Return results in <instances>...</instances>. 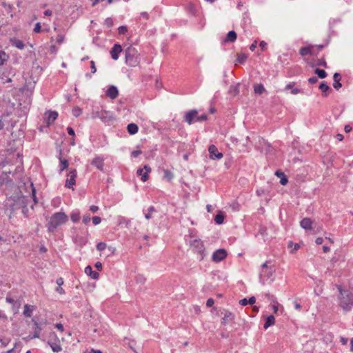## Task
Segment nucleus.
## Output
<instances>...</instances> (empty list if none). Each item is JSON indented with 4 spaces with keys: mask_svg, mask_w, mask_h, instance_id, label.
Returning a JSON list of instances; mask_svg holds the SVG:
<instances>
[{
    "mask_svg": "<svg viewBox=\"0 0 353 353\" xmlns=\"http://www.w3.org/2000/svg\"><path fill=\"white\" fill-rule=\"evenodd\" d=\"M59 160L60 161V172L63 171L66 168H68L69 165L68 161L67 159H64L62 157V150L59 148Z\"/></svg>",
    "mask_w": 353,
    "mask_h": 353,
    "instance_id": "obj_21",
    "label": "nucleus"
},
{
    "mask_svg": "<svg viewBox=\"0 0 353 353\" xmlns=\"http://www.w3.org/2000/svg\"><path fill=\"white\" fill-rule=\"evenodd\" d=\"M67 132H68V134H69V135L72 136V137H74V135H75V132H74V129H73L72 127L68 126V127L67 128Z\"/></svg>",
    "mask_w": 353,
    "mask_h": 353,
    "instance_id": "obj_63",
    "label": "nucleus"
},
{
    "mask_svg": "<svg viewBox=\"0 0 353 353\" xmlns=\"http://www.w3.org/2000/svg\"><path fill=\"white\" fill-rule=\"evenodd\" d=\"M208 120V116L205 114H203L200 116L197 114L196 122H203Z\"/></svg>",
    "mask_w": 353,
    "mask_h": 353,
    "instance_id": "obj_47",
    "label": "nucleus"
},
{
    "mask_svg": "<svg viewBox=\"0 0 353 353\" xmlns=\"http://www.w3.org/2000/svg\"><path fill=\"white\" fill-rule=\"evenodd\" d=\"M86 242L87 241L83 237H79L77 241V243H79L81 247L85 245Z\"/></svg>",
    "mask_w": 353,
    "mask_h": 353,
    "instance_id": "obj_53",
    "label": "nucleus"
},
{
    "mask_svg": "<svg viewBox=\"0 0 353 353\" xmlns=\"http://www.w3.org/2000/svg\"><path fill=\"white\" fill-rule=\"evenodd\" d=\"M198 114V111L195 109L191 110L185 112L183 117V121L188 123L189 125L192 124L194 122H196V117Z\"/></svg>",
    "mask_w": 353,
    "mask_h": 353,
    "instance_id": "obj_8",
    "label": "nucleus"
},
{
    "mask_svg": "<svg viewBox=\"0 0 353 353\" xmlns=\"http://www.w3.org/2000/svg\"><path fill=\"white\" fill-rule=\"evenodd\" d=\"M70 218H71V220L74 223L79 221V220L80 219L79 212H72L70 214Z\"/></svg>",
    "mask_w": 353,
    "mask_h": 353,
    "instance_id": "obj_44",
    "label": "nucleus"
},
{
    "mask_svg": "<svg viewBox=\"0 0 353 353\" xmlns=\"http://www.w3.org/2000/svg\"><path fill=\"white\" fill-rule=\"evenodd\" d=\"M68 221V216L65 212H59L54 213L46 225L48 232H54L58 227L65 224Z\"/></svg>",
    "mask_w": 353,
    "mask_h": 353,
    "instance_id": "obj_1",
    "label": "nucleus"
},
{
    "mask_svg": "<svg viewBox=\"0 0 353 353\" xmlns=\"http://www.w3.org/2000/svg\"><path fill=\"white\" fill-rule=\"evenodd\" d=\"M41 31V27L40 23H37L34 28V32L36 33H39Z\"/></svg>",
    "mask_w": 353,
    "mask_h": 353,
    "instance_id": "obj_60",
    "label": "nucleus"
},
{
    "mask_svg": "<svg viewBox=\"0 0 353 353\" xmlns=\"http://www.w3.org/2000/svg\"><path fill=\"white\" fill-rule=\"evenodd\" d=\"M300 225L305 230H311L312 221L310 218H304L301 221Z\"/></svg>",
    "mask_w": 353,
    "mask_h": 353,
    "instance_id": "obj_24",
    "label": "nucleus"
},
{
    "mask_svg": "<svg viewBox=\"0 0 353 353\" xmlns=\"http://www.w3.org/2000/svg\"><path fill=\"white\" fill-rule=\"evenodd\" d=\"M163 178L165 179L167 181H170L174 177L173 173L170 171L169 170H163Z\"/></svg>",
    "mask_w": 353,
    "mask_h": 353,
    "instance_id": "obj_41",
    "label": "nucleus"
},
{
    "mask_svg": "<svg viewBox=\"0 0 353 353\" xmlns=\"http://www.w3.org/2000/svg\"><path fill=\"white\" fill-rule=\"evenodd\" d=\"M256 302V298L254 296H251L248 299L244 298L239 301V304L242 306H245L248 304L253 305Z\"/></svg>",
    "mask_w": 353,
    "mask_h": 353,
    "instance_id": "obj_31",
    "label": "nucleus"
},
{
    "mask_svg": "<svg viewBox=\"0 0 353 353\" xmlns=\"http://www.w3.org/2000/svg\"><path fill=\"white\" fill-rule=\"evenodd\" d=\"M214 299L212 298H210L206 301V306L208 307H210L214 305Z\"/></svg>",
    "mask_w": 353,
    "mask_h": 353,
    "instance_id": "obj_59",
    "label": "nucleus"
},
{
    "mask_svg": "<svg viewBox=\"0 0 353 353\" xmlns=\"http://www.w3.org/2000/svg\"><path fill=\"white\" fill-rule=\"evenodd\" d=\"M275 323V318L273 315H270L266 317L265 321L263 325L264 329H268L270 326L273 325Z\"/></svg>",
    "mask_w": 353,
    "mask_h": 353,
    "instance_id": "obj_30",
    "label": "nucleus"
},
{
    "mask_svg": "<svg viewBox=\"0 0 353 353\" xmlns=\"http://www.w3.org/2000/svg\"><path fill=\"white\" fill-rule=\"evenodd\" d=\"M93 117L100 119L104 123H109L112 121V114L110 111L101 110L93 113Z\"/></svg>",
    "mask_w": 353,
    "mask_h": 353,
    "instance_id": "obj_6",
    "label": "nucleus"
},
{
    "mask_svg": "<svg viewBox=\"0 0 353 353\" xmlns=\"http://www.w3.org/2000/svg\"><path fill=\"white\" fill-rule=\"evenodd\" d=\"M104 25L108 28H111L113 26V19L111 17H108L104 21Z\"/></svg>",
    "mask_w": 353,
    "mask_h": 353,
    "instance_id": "obj_48",
    "label": "nucleus"
},
{
    "mask_svg": "<svg viewBox=\"0 0 353 353\" xmlns=\"http://www.w3.org/2000/svg\"><path fill=\"white\" fill-rule=\"evenodd\" d=\"M82 221H83V223L84 224H88L90 221V215H88H88L87 214L84 215L83 216Z\"/></svg>",
    "mask_w": 353,
    "mask_h": 353,
    "instance_id": "obj_56",
    "label": "nucleus"
},
{
    "mask_svg": "<svg viewBox=\"0 0 353 353\" xmlns=\"http://www.w3.org/2000/svg\"><path fill=\"white\" fill-rule=\"evenodd\" d=\"M128 31V28L125 26H121L118 28V32L119 34H125Z\"/></svg>",
    "mask_w": 353,
    "mask_h": 353,
    "instance_id": "obj_50",
    "label": "nucleus"
},
{
    "mask_svg": "<svg viewBox=\"0 0 353 353\" xmlns=\"http://www.w3.org/2000/svg\"><path fill=\"white\" fill-rule=\"evenodd\" d=\"M92 220L93 224L95 225L99 224L101 221V219L97 216H93Z\"/></svg>",
    "mask_w": 353,
    "mask_h": 353,
    "instance_id": "obj_52",
    "label": "nucleus"
},
{
    "mask_svg": "<svg viewBox=\"0 0 353 353\" xmlns=\"http://www.w3.org/2000/svg\"><path fill=\"white\" fill-rule=\"evenodd\" d=\"M276 272L275 266L270 261H265L261 265V270L259 273L261 281L264 284L265 281L270 279L274 281L273 275Z\"/></svg>",
    "mask_w": 353,
    "mask_h": 353,
    "instance_id": "obj_3",
    "label": "nucleus"
},
{
    "mask_svg": "<svg viewBox=\"0 0 353 353\" xmlns=\"http://www.w3.org/2000/svg\"><path fill=\"white\" fill-rule=\"evenodd\" d=\"M12 182V179L10 178L8 175H7V172H3V173L0 176V183L5 184L9 183Z\"/></svg>",
    "mask_w": 353,
    "mask_h": 353,
    "instance_id": "obj_34",
    "label": "nucleus"
},
{
    "mask_svg": "<svg viewBox=\"0 0 353 353\" xmlns=\"http://www.w3.org/2000/svg\"><path fill=\"white\" fill-rule=\"evenodd\" d=\"M77 176V170L75 169L70 170L68 174V179L65 181V186L68 188H73V185H74L76 183Z\"/></svg>",
    "mask_w": 353,
    "mask_h": 353,
    "instance_id": "obj_10",
    "label": "nucleus"
},
{
    "mask_svg": "<svg viewBox=\"0 0 353 353\" xmlns=\"http://www.w3.org/2000/svg\"><path fill=\"white\" fill-rule=\"evenodd\" d=\"M122 52V47L119 43H115L112 49L110 50V54L112 59L117 60L119 59V54Z\"/></svg>",
    "mask_w": 353,
    "mask_h": 353,
    "instance_id": "obj_16",
    "label": "nucleus"
},
{
    "mask_svg": "<svg viewBox=\"0 0 353 353\" xmlns=\"http://www.w3.org/2000/svg\"><path fill=\"white\" fill-rule=\"evenodd\" d=\"M127 130L130 134L133 135L138 132L139 127L136 123H131L128 125Z\"/></svg>",
    "mask_w": 353,
    "mask_h": 353,
    "instance_id": "obj_29",
    "label": "nucleus"
},
{
    "mask_svg": "<svg viewBox=\"0 0 353 353\" xmlns=\"http://www.w3.org/2000/svg\"><path fill=\"white\" fill-rule=\"evenodd\" d=\"M29 202L30 200L28 197L23 195L18 196L15 201V203L12 206V210H14L18 208H23L25 206H28Z\"/></svg>",
    "mask_w": 353,
    "mask_h": 353,
    "instance_id": "obj_9",
    "label": "nucleus"
},
{
    "mask_svg": "<svg viewBox=\"0 0 353 353\" xmlns=\"http://www.w3.org/2000/svg\"><path fill=\"white\" fill-rule=\"evenodd\" d=\"M118 223L119 225H124L125 228H129L131 225V220L124 216H119Z\"/></svg>",
    "mask_w": 353,
    "mask_h": 353,
    "instance_id": "obj_27",
    "label": "nucleus"
},
{
    "mask_svg": "<svg viewBox=\"0 0 353 353\" xmlns=\"http://www.w3.org/2000/svg\"><path fill=\"white\" fill-rule=\"evenodd\" d=\"M313 46H305L302 47L299 50V54L302 56H307V55H316L317 52H315L312 50Z\"/></svg>",
    "mask_w": 353,
    "mask_h": 353,
    "instance_id": "obj_18",
    "label": "nucleus"
},
{
    "mask_svg": "<svg viewBox=\"0 0 353 353\" xmlns=\"http://www.w3.org/2000/svg\"><path fill=\"white\" fill-rule=\"evenodd\" d=\"M50 337L54 338L56 339L55 341H48V343L52 348V351L54 352H59L61 351V350H62L61 345L60 344V341H59L55 332L50 333Z\"/></svg>",
    "mask_w": 353,
    "mask_h": 353,
    "instance_id": "obj_11",
    "label": "nucleus"
},
{
    "mask_svg": "<svg viewBox=\"0 0 353 353\" xmlns=\"http://www.w3.org/2000/svg\"><path fill=\"white\" fill-rule=\"evenodd\" d=\"M247 59H248V56L246 54H237V58L236 59V61L240 64H243L245 62Z\"/></svg>",
    "mask_w": 353,
    "mask_h": 353,
    "instance_id": "obj_42",
    "label": "nucleus"
},
{
    "mask_svg": "<svg viewBox=\"0 0 353 353\" xmlns=\"http://www.w3.org/2000/svg\"><path fill=\"white\" fill-rule=\"evenodd\" d=\"M316 65L318 66H322V67H324L325 68H327V63H326V61H325L324 58H322V59L318 60V61L316 63Z\"/></svg>",
    "mask_w": 353,
    "mask_h": 353,
    "instance_id": "obj_51",
    "label": "nucleus"
},
{
    "mask_svg": "<svg viewBox=\"0 0 353 353\" xmlns=\"http://www.w3.org/2000/svg\"><path fill=\"white\" fill-rule=\"evenodd\" d=\"M64 41V36L62 34H58L57 37V43L61 44Z\"/></svg>",
    "mask_w": 353,
    "mask_h": 353,
    "instance_id": "obj_62",
    "label": "nucleus"
},
{
    "mask_svg": "<svg viewBox=\"0 0 353 353\" xmlns=\"http://www.w3.org/2000/svg\"><path fill=\"white\" fill-rule=\"evenodd\" d=\"M225 216L222 212H219V213L215 216L214 221L216 224L221 225L224 221Z\"/></svg>",
    "mask_w": 353,
    "mask_h": 353,
    "instance_id": "obj_39",
    "label": "nucleus"
},
{
    "mask_svg": "<svg viewBox=\"0 0 353 353\" xmlns=\"http://www.w3.org/2000/svg\"><path fill=\"white\" fill-rule=\"evenodd\" d=\"M106 95L111 99H116L119 95V90L115 85H110L106 91Z\"/></svg>",
    "mask_w": 353,
    "mask_h": 353,
    "instance_id": "obj_17",
    "label": "nucleus"
},
{
    "mask_svg": "<svg viewBox=\"0 0 353 353\" xmlns=\"http://www.w3.org/2000/svg\"><path fill=\"white\" fill-rule=\"evenodd\" d=\"M148 212L145 214V218L148 220H150L152 218V214L156 212V209L154 206H150L148 208Z\"/></svg>",
    "mask_w": 353,
    "mask_h": 353,
    "instance_id": "obj_43",
    "label": "nucleus"
},
{
    "mask_svg": "<svg viewBox=\"0 0 353 353\" xmlns=\"http://www.w3.org/2000/svg\"><path fill=\"white\" fill-rule=\"evenodd\" d=\"M314 74H316L317 77L320 79H325L327 76V74L325 72V70L320 68H316L314 70Z\"/></svg>",
    "mask_w": 353,
    "mask_h": 353,
    "instance_id": "obj_40",
    "label": "nucleus"
},
{
    "mask_svg": "<svg viewBox=\"0 0 353 353\" xmlns=\"http://www.w3.org/2000/svg\"><path fill=\"white\" fill-rule=\"evenodd\" d=\"M237 38V34L234 30H230L228 32L226 37L223 39V42L226 43H234Z\"/></svg>",
    "mask_w": 353,
    "mask_h": 353,
    "instance_id": "obj_20",
    "label": "nucleus"
},
{
    "mask_svg": "<svg viewBox=\"0 0 353 353\" xmlns=\"http://www.w3.org/2000/svg\"><path fill=\"white\" fill-rule=\"evenodd\" d=\"M21 209H22V213H23V216L26 218H28L29 217V214H28L29 210L28 208V206H25Z\"/></svg>",
    "mask_w": 353,
    "mask_h": 353,
    "instance_id": "obj_55",
    "label": "nucleus"
},
{
    "mask_svg": "<svg viewBox=\"0 0 353 353\" xmlns=\"http://www.w3.org/2000/svg\"><path fill=\"white\" fill-rule=\"evenodd\" d=\"M319 88L321 90L322 96L323 97H327L328 92L331 90L330 87L327 85V83L325 81H322L320 83Z\"/></svg>",
    "mask_w": 353,
    "mask_h": 353,
    "instance_id": "obj_25",
    "label": "nucleus"
},
{
    "mask_svg": "<svg viewBox=\"0 0 353 353\" xmlns=\"http://www.w3.org/2000/svg\"><path fill=\"white\" fill-rule=\"evenodd\" d=\"M295 82H290L287 84L284 88V90H291V93L292 94H297L301 92V90L297 88H294L295 85Z\"/></svg>",
    "mask_w": 353,
    "mask_h": 353,
    "instance_id": "obj_26",
    "label": "nucleus"
},
{
    "mask_svg": "<svg viewBox=\"0 0 353 353\" xmlns=\"http://www.w3.org/2000/svg\"><path fill=\"white\" fill-rule=\"evenodd\" d=\"M1 5L3 8H5L6 11L7 12L8 14H10V15L12 16V12L14 9L13 5L8 3L6 1L1 2Z\"/></svg>",
    "mask_w": 353,
    "mask_h": 353,
    "instance_id": "obj_35",
    "label": "nucleus"
},
{
    "mask_svg": "<svg viewBox=\"0 0 353 353\" xmlns=\"http://www.w3.org/2000/svg\"><path fill=\"white\" fill-rule=\"evenodd\" d=\"M10 42L12 43V46L16 47L18 49L22 50L24 48L25 44L23 41L13 39L10 40Z\"/></svg>",
    "mask_w": 353,
    "mask_h": 353,
    "instance_id": "obj_32",
    "label": "nucleus"
},
{
    "mask_svg": "<svg viewBox=\"0 0 353 353\" xmlns=\"http://www.w3.org/2000/svg\"><path fill=\"white\" fill-rule=\"evenodd\" d=\"M190 245L192 248L194 252L198 254L199 261H202L206 256L203 242L200 239H195L190 242Z\"/></svg>",
    "mask_w": 353,
    "mask_h": 353,
    "instance_id": "obj_5",
    "label": "nucleus"
},
{
    "mask_svg": "<svg viewBox=\"0 0 353 353\" xmlns=\"http://www.w3.org/2000/svg\"><path fill=\"white\" fill-rule=\"evenodd\" d=\"M85 272L92 279H97L99 277V274L97 272L92 270V268L90 265H88L85 267Z\"/></svg>",
    "mask_w": 353,
    "mask_h": 353,
    "instance_id": "obj_23",
    "label": "nucleus"
},
{
    "mask_svg": "<svg viewBox=\"0 0 353 353\" xmlns=\"http://www.w3.org/2000/svg\"><path fill=\"white\" fill-rule=\"evenodd\" d=\"M333 87L338 90L342 87V84L340 82L341 80V75L339 72H335L333 75Z\"/></svg>",
    "mask_w": 353,
    "mask_h": 353,
    "instance_id": "obj_22",
    "label": "nucleus"
},
{
    "mask_svg": "<svg viewBox=\"0 0 353 353\" xmlns=\"http://www.w3.org/2000/svg\"><path fill=\"white\" fill-rule=\"evenodd\" d=\"M72 112L73 116H74L75 117H78L79 116H80L81 114L82 110L79 107H74L72 109Z\"/></svg>",
    "mask_w": 353,
    "mask_h": 353,
    "instance_id": "obj_45",
    "label": "nucleus"
},
{
    "mask_svg": "<svg viewBox=\"0 0 353 353\" xmlns=\"http://www.w3.org/2000/svg\"><path fill=\"white\" fill-rule=\"evenodd\" d=\"M125 63L131 67H135L139 63L137 50L132 46L128 47L125 51Z\"/></svg>",
    "mask_w": 353,
    "mask_h": 353,
    "instance_id": "obj_4",
    "label": "nucleus"
},
{
    "mask_svg": "<svg viewBox=\"0 0 353 353\" xmlns=\"http://www.w3.org/2000/svg\"><path fill=\"white\" fill-rule=\"evenodd\" d=\"M146 279L141 274H138L136 276V281L137 283H140L141 284H143L145 282Z\"/></svg>",
    "mask_w": 353,
    "mask_h": 353,
    "instance_id": "obj_49",
    "label": "nucleus"
},
{
    "mask_svg": "<svg viewBox=\"0 0 353 353\" xmlns=\"http://www.w3.org/2000/svg\"><path fill=\"white\" fill-rule=\"evenodd\" d=\"M222 314H223V317L222 318L221 324L227 325L234 321V314L232 312L224 310Z\"/></svg>",
    "mask_w": 353,
    "mask_h": 353,
    "instance_id": "obj_15",
    "label": "nucleus"
},
{
    "mask_svg": "<svg viewBox=\"0 0 353 353\" xmlns=\"http://www.w3.org/2000/svg\"><path fill=\"white\" fill-rule=\"evenodd\" d=\"M227 255L228 253L225 249H218L215 252H214L212 256V260L215 263H219L224 260L227 257Z\"/></svg>",
    "mask_w": 353,
    "mask_h": 353,
    "instance_id": "obj_7",
    "label": "nucleus"
},
{
    "mask_svg": "<svg viewBox=\"0 0 353 353\" xmlns=\"http://www.w3.org/2000/svg\"><path fill=\"white\" fill-rule=\"evenodd\" d=\"M339 305L345 312H347L353 307V292L349 290H343L339 287Z\"/></svg>",
    "mask_w": 353,
    "mask_h": 353,
    "instance_id": "obj_2",
    "label": "nucleus"
},
{
    "mask_svg": "<svg viewBox=\"0 0 353 353\" xmlns=\"http://www.w3.org/2000/svg\"><path fill=\"white\" fill-rule=\"evenodd\" d=\"M288 183V179L287 178L286 176H284L283 177L281 178L280 179V183L282 185H285L287 183Z\"/></svg>",
    "mask_w": 353,
    "mask_h": 353,
    "instance_id": "obj_58",
    "label": "nucleus"
},
{
    "mask_svg": "<svg viewBox=\"0 0 353 353\" xmlns=\"http://www.w3.org/2000/svg\"><path fill=\"white\" fill-rule=\"evenodd\" d=\"M58 112L56 111L48 110L45 113V121L48 125H50L57 119Z\"/></svg>",
    "mask_w": 353,
    "mask_h": 353,
    "instance_id": "obj_14",
    "label": "nucleus"
},
{
    "mask_svg": "<svg viewBox=\"0 0 353 353\" xmlns=\"http://www.w3.org/2000/svg\"><path fill=\"white\" fill-rule=\"evenodd\" d=\"M90 68H91V72L92 74H94L97 72V68L95 66V63L94 61H90Z\"/></svg>",
    "mask_w": 353,
    "mask_h": 353,
    "instance_id": "obj_57",
    "label": "nucleus"
},
{
    "mask_svg": "<svg viewBox=\"0 0 353 353\" xmlns=\"http://www.w3.org/2000/svg\"><path fill=\"white\" fill-rule=\"evenodd\" d=\"M239 83L231 85L230 86L229 92L233 96H236L239 93Z\"/></svg>",
    "mask_w": 353,
    "mask_h": 353,
    "instance_id": "obj_37",
    "label": "nucleus"
},
{
    "mask_svg": "<svg viewBox=\"0 0 353 353\" xmlns=\"http://www.w3.org/2000/svg\"><path fill=\"white\" fill-rule=\"evenodd\" d=\"M151 172V168L148 165H145L143 168H139L137 171V175L141 176L142 181L145 182L148 178V173Z\"/></svg>",
    "mask_w": 353,
    "mask_h": 353,
    "instance_id": "obj_12",
    "label": "nucleus"
},
{
    "mask_svg": "<svg viewBox=\"0 0 353 353\" xmlns=\"http://www.w3.org/2000/svg\"><path fill=\"white\" fill-rule=\"evenodd\" d=\"M273 302L274 303V304L272 305V310L274 313H276L279 310V303L276 300Z\"/></svg>",
    "mask_w": 353,
    "mask_h": 353,
    "instance_id": "obj_64",
    "label": "nucleus"
},
{
    "mask_svg": "<svg viewBox=\"0 0 353 353\" xmlns=\"http://www.w3.org/2000/svg\"><path fill=\"white\" fill-rule=\"evenodd\" d=\"M91 165L95 166L99 170H103L104 166V159L103 157H96L91 161Z\"/></svg>",
    "mask_w": 353,
    "mask_h": 353,
    "instance_id": "obj_19",
    "label": "nucleus"
},
{
    "mask_svg": "<svg viewBox=\"0 0 353 353\" xmlns=\"http://www.w3.org/2000/svg\"><path fill=\"white\" fill-rule=\"evenodd\" d=\"M34 310V305H30L29 304H25L24 311H23V314L26 317H31Z\"/></svg>",
    "mask_w": 353,
    "mask_h": 353,
    "instance_id": "obj_28",
    "label": "nucleus"
},
{
    "mask_svg": "<svg viewBox=\"0 0 353 353\" xmlns=\"http://www.w3.org/2000/svg\"><path fill=\"white\" fill-rule=\"evenodd\" d=\"M308 83L310 84H314L318 81V77H312L308 79Z\"/></svg>",
    "mask_w": 353,
    "mask_h": 353,
    "instance_id": "obj_54",
    "label": "nucleus"
},
{
    "mask_svg": "<svg viewBox=\"0 0 353 353\" xmlns=\"http://www.w3.org/2000/svg\"><path fill=\"white\" fill-rule=\"evenodd\" d=\"M210 158L212 160L221 159L223 155L219 152L217 148L214 145H210L208 148Z\"/></svg>",
    "mask_w": 353,
    "mask_h": 353,
    "instance_id": "obj_13",
    "label": "nucleus"
},
{
    "mask_svg": "<svg viewBox=\"0 0 353 353\" xmlns=\"http://www.w3.org/2000/svg\"><path fill=\"white\" fill-rule=\"evenodd\" d=\"M141 152H142L141 150H134L132 152L131 156L134 158H137L141 154Z\"/></svg>",
    "mask_w": 353,
    "mask_h": 353,
    "instance_id": "obj_61",
    "label": "nucleus"
},
{
    "mask_svg": "<svg viewBox=\"0 0 353 353\" xmlns=\"http://www.w3.org/2000/svg\"><path fill=\"white\" fill-rule=\"evenodd\" d=\"M254 90L256 94H261L265 91V89L263 84L259 83L254 85Z\"/></svg>",
    "mask_w": 353,
    "mask_h": 353,
    "instance_id": "obj_38",
    "label": "nucleus"
},
{
    "mask_svg": "<svg viewBox=\"0 0 353 353\" xmlns=\"http://www.w3.org/2000/svg\"><path fill=\"white\" fill-rule=\"evenodd\" d=\"M6 301L8 303H10L12 305V307H14V305H17V309H19L21 305V302L19 301H15L12 297H11L9 294L7 295L6 297Z\"/></svg>",
    "mask_w": 353,
    "mask_h": 353,
    "instance_id": "obj_33",
    "label": "nucleus"
},
{
    "mask_svg": "<svg viewBox=\"0 0 353 353\" xmlns=\"http://www.w3.org/2000/svg\"><path fill=\"white\" fill-rule=\"evenodd\" d=\"M8 59L9 55L6 54L3 50H0V66L4 65Z\"/></svg>",
    "mask_w": 353,
    "mask_h": 353,
    "instance_id": "obj_36",
    "label": "nucleus"
},
{
    "mask_svg": "<svg viewBox=\"0 0 353 353\" xmlns=\"http://www.w3.org/2000/svg\"><path fill=\"white\" fill-rule=\"evenodd\" d=\"M96 248L98 251H103L106 248V243L104 242H99L97 244Z\"/></svg>",
    "mask_w": 353,
    "mask_h": 353,
    "instance_id": "obj_46",
    "label": "nucleus"
}]
</instances>
